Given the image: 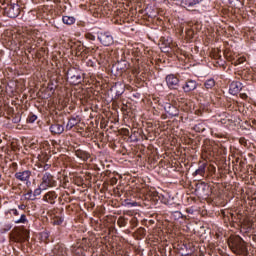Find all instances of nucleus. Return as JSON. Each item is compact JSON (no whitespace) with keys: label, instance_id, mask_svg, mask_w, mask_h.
I'll use <instances>...</instances> for the list:
<instances>
[{"label":"nucleus","instance_id":"22","mask_svg":"<svg viewBox=\"0 0 256 256\" xmlns=\"http://www.w3.org/2000/svg\"><path fill=\"white\" fill-rule=\"evenodd\" d=\"M194 175H200L203 177V175H205V164L199 166V168L194 172Z\"/></svg>","mask_w":256,"mask_h":256},{"label":"nucleus","instance_id":"7","mask_svg":"<svg viewBox=\"0 0 256 256\" xmlns=\"http://www.w3.org/2000/svg\"><path fill=\"white\" fill-rule=\"evenodd\" d=\"M114 71H119V74L125 73L129 69V62L125 60L118 61L115 65L112 66Z\"/></svg>","mask_w":256,"mask_h":256},{"label":"nucleus","instance_id":"13","mask_svg":"<svg viewBox=\"0 0 256 256\" xmlns=\"http://www.w3.org/2000/svg\"><path fill=\"white\" fill-rule=\"evenodd\" d=\"M78 123H81V119L79 116H72L69 118L68 123L66 124V131H71L73 127H75Z\"/></svg>","mask_w":256,"mask_h":256},{"label":"nucleus","instance_id":"40","mask_svg":"<svg viewBox=\"0 0 256 256\" xmlns=\"http://www.w3.org/2000/svg\"><path fill=\"white\" fill-rule=\"evenodd\" d=\"M28 53H31V47L27 49Z\"/></svg>","mask_w":256,"mask_h":256},{"label":"nucleus","instance_id":"5","mask_svg":"<svg viewBox=\"0 0 256 256\" xmlns=\"http://www.w3.org/2000/svg\"><path fill=\"white\" fill-rule=\"evenodd\" d=\"M98 41H100L101 45L104 47H111L115 40L113 39V35L109 32H100L98 33Z\"/></svg>","mask_w":256,"mask_h":256},{"label":"nucleus","instance_id":"27","mask_svg":"<svg viewBox=\"0 0 256 256\" xmlns=\"http://www.w3.org/2000/svg\"><path fill=\"white\" fill-rule=\"evenodd\" d=\"M28 123H35L37 121V115L30 114L27 118Z\"/></svg>","mask_w":256,"mask_h":256},{"label":"nucleus","instance_id":"23","mask_svg":"<svg viewBox=\"0 0 256 256\" xmlns=\"http://www.w3.org/2000/svg\"><path fill=\"white\" fill-rule=\"evenodd\" d=\"M194 130H196L198 133H203L205 131V124L204 123H198L194 126Z\"/></svg>","mask_w":256,"mask_h":256},{"label":"nucleus","instance_id":"4","mask_svg":"<svg viewBox=\"0 0 256 256\" xmlns=\"http://www.w3.org/2000/svg\"><path fill=\"white\" fill-rule=\"evenodd\" d=\"M19 13H21V8L17 4H8L4 8V15L10 17V19H15V17H19Z\"/></svg>","mask_w":256,"mask_h":256},{"label":"nucleus","instance_id":"39","mask_svg":"<svg viewBox=\"0 0 256 256\" xmlns=\"http://www.w3.org/2000/svg\"><path fill=\"white\" fill-rule=\"evenodd\" d=\"M55 3H61V0H54Z\"/></svg>","mask_w":256,"mask_h":256},{"label":"nucleus","instance_id":"10","mask_svg":"<svg viewBox=\"0 0 256 256\" xmlns=\"http://www.w3.org/2000/svg\"><path fill=\"white\" fill-rule=\"evenodd\" d=\"M241 89H243V84L239 81H233L230 84L229 93L231 95H237L241 91Z\"/></svg>","mask_w":256,"mask_h":256},{"label":"nucleus","instance_id":"1","mask_svg":"<svg viewBox=\"0 0 256 256\" xmlns=\"http://www.w3.org/2000/svg\"><path fill=\"white\" fill-rule=\"evenodd\" d=\"M228 245L233 253H243L245 251V241L240 236L230 238Z\"/></svg>","mask_w":256,"mask_h":256},{"label":"nucleus","instance_id":"30","mask_svg":"<svg viewBox=\"0 0 256 256\" xmlns=\"http://www.w3.org/2000/svg\"><path fill=\"white\" fill-rule=\"evenodd\" d=\"M119 227H125V219L119 218L117 221Z\"/></svg>","mask_w":256,"mask_h":256},{"label":"nucleus","instance_id":"38","mask_svg":"<svg viewBox=\"0 0 256 256\" xmlns=\"http://www.w3.org/2000/svg\"><path fill=\"white\" fill-rule=\"evenodd\" d=\"M252 125L256 126V120H252Z\"/></svg>","mask_w":256,"mask_h":256},{"label":"nucleus","instance_id":"31","mask_svg":"<svg viewBox=\"0 0 256 256\" xmlns=\"http://www.w3.org/2000/svg\"><path fill=\"white\" fill-rule=\"evenodd\" d=\"M86 39H90V41H95V35H93L91 33H87L86 34Z\"/></svg>","mask_w":256,"mask_h":256},{"label":"nucleus","instance_id":"8","mask_svg":"<svg viewBox=\"0 0 256 256\" xmlns=\"http://www.w3.org/2000/svg\"><path fill=\"white\" fill-rule=\"evenodd\" d=\"M197 81L193 79L186 80L185 84L183 85L182 89L184 93H191V91H195L197 89Z\"/></svg>","mask_w":256,"mask_h":256},{"label":"nucleus","instance_id":"29","mask_svg":"<svg viewBox=\"0 0 256 256\" xmlns=\"http://www.w3.org/2000/svg\"><path fill=\"white\" fill-rule=\"evenodd\" d=\"M42 190H43V188H41V187L34 190L33 194H34L35 199H37V196L41 195Z\"/></svg>","mask_w":256,"mask_h":256},{"label":"nucleus","instance_id":"44","mask_svg":"<svg viewBox=\"0 0 256 256\" xmlns=\"http://www.w3.org/2000/svg\"><path fill=\"white\" fill-rule=\"evenodd\" d=\"M50 91H53V87L50 88Z\"/></svg>","mask_w":256,"mask_h":256},{"label":"nucleus","instance_id":"12","mask_svg":"<svg viewBox=\"0 0 256 256\" xmlns=\"http://www.w3.org/2000/svg\"><path fill=\"white\" fill-rule=\"evenodd\" d=\"M164 110L166 113H168L170 115V117H179V109H177V107L166 103L164 106Z\"/></svg>","mask_w":256,"mask_h":256},{"label":"nucleus","instance_id":"33","mask_svg":"<svg viewBox=\"0 0 256 256\" xmlns=\"http://www.w3.org/2000/svg\"><path fill=\"white\" fill-rule=\"evenodd\" d=\"M11 211H12V214H13L15 217L19 216V210H18V209H12Z\"/></svg>","mask_w":256,"mask_h":256},{"label":"nucleus","instance_id":"41","mask_svg":"<svg viewBox=\"0 0 256 256\" xmlns=\"http://www.w3.org/2000/svg\"><path fill=\"white\" fill-rule=\"evenodd\" d=\"M44 237H49V235L47 233H44Z\"/></svg>","mask_w":256,"mask_h":256},{"label":"nucleus","instance_id":"16","mask_svg":"<svg viewBox=\"0 0 256 256\" xmlns=\"http://www.w3.org/2000/svg\"><path fill=\"white\" fill-rule=\"evenodd\" d=\"M75 155H76V157H78V159H82V161H87L91 157V154H89L87 151L81 150V149H77L75 151Z\"/></svg>","mask_w":256,"mask_h":256},{"label":"nucleus","instance_id":"36","mask_svg":"<svg viewBox=\"0 0 256 256\" xmlns=\"http://www.w3.org/2000/svg\"><path fill=\"white\" fill-rule=\"evenodd\" d=\"M240 97H241V99H247V94L241 93V94H240Z\"/></svg>","mask_w":256,"mask_h":256},{"label":"nucleus","instance_id":"21","mask_svg":"<svg viewBox=\"0 0 256 256\" xmlns=\"http://www.w3.org/2000/svg\"><path fill=\"white\" fill-rule=\"evenodd\" d=\"M14 223H16L17 225L21 223H27V215L21 214L20 218L14 220Z\"/></svg>","mask_w":256,"mask_h":256},{"label":"nucleus","instance_id":"25","mask_svg":"<svg viewBox=\"0 0 256 256\" xmlns=\"http://www.w3.org/2000/svg\"><path fill=\"white\" fill-rule=\"evenodd\" d=\"M55 253H57V255H63L65 248H63L62 245H56L55 249H54Z\"/></svg>","mask_w":256,"mask_h":256},{"label":"nucleus","instance_id":"3","mask_svg":"<svg viewBox=\"0 0 256 256\" xmlns=\"http://www.w3.org/2000/svg\"><path fill=\"white\" fill-rule=\"evenodd\" d=\"M55 185H57L55 177L49 172L44 173V175L42 176V182L40 183L42 191L49 189V187H55Z\"/></svg>","mask_w":256,"mask_h":256},{"label":"nucleus","instance_id":"19","mask_svg":"<svg viewBox=\"0 0 256 256\" xmlns=\"http://www.w3.org/2000/svg\"><path fill=\"white\" fill-rule=\"evenodd\" d=\"M204 87L209 91V89H213L215 87V79L211 78L204 82Z\"/></svg>","mask_w":256,"mask_h":256},{"label":"nucleus","instance_id":"43","mask_svg":"<svg viewBox=\"0 0 256 256\" xmlns=\"http://www.w3.org/2000/svg\"><path fill=\"white\" fill-rule=\"evenodd\" d=\"M3 143V140L0 138V144H2Z\"/></svg>","mask_w":256,"mask_h":256},{"label":"nucleus","instance_id":"37","mask_svg":"<svg viewBox=\"0 0 256 256\" xmlns=\"http://www.w3.org/2000/svg\"><path fill=\"white\" fill-rule=\"evenodd\" d=\"M51 167V165H49V164H45L44 165V171H47V170H49V168Z\"/></svg>","mask_w":256,"mask_h":256},{"label":"nucleus","instance_id":"45","mask_svg":"<svg viewBox=\"0 0 256 256\" xmlns=\"http://www.w3.org/2000/svg\"><path fill=\"white\" fill-rule=\"evenodd\" d=\"M0 181H1V176H0Z\"/></svg>","mask_w":256,"mask_h":256},{"label":"nucleus","instance_id":"26","mask_svg":"<svg viewBox=\"0 0 256 256\" xmlns=\"http://www.w3.org/2000/svg\"><path fill=\"white\" fill-rule=\"evenodd\" d=\"M63 223V217L56 216L53 219V225H61Z\"/></svg>","mask_w":256,"mask_h":256},{"label":"nucleus","instance_id":"15","mask_svg":"<svg viewBox=\"0 0 256 256\" xmlns=\"http://www.w3.org/2000/svg\"><path fill=\"white\" fill-rule=\"evenodd\" d=\"M160 43H161L160 49H162L164 53H169V49H171V41L169 39H165V37H161Z\"/></svg>","mask_w":256,"mask_h":256},{"label":"nucleus","instance_id":"2","mask_svg":"<svg viewBox=\"0 0 256 256\" xmlns=\"http://www.w3.org/2000/svg\"><path fill=\"white\" fill-rule=\"evenodd\" d=\"M71 85H79L83 81V71L79 67H72L67 72Z\"/></svg>","mask_w":256,"mask_h":256},{"label":"nucleus","instance_id":"35","mask_svg":"<svg viewBox=\"0 0 256 256\" xmlns=\"http://www.w3.org/2000/svg\"><path fill=\"white\" fill-rule=\"evenodd\" d=\"M174 214H175L176 217H178V218L183 217V214H181V212H179V211L174 212Z\"/></svg>","mask_w":256,"mask_h":256},{"label":"nucleus","instance_id":"11","mask_svg":"<svg viewBox=\"0 0 256 256\" xmlns=\"http://www.w3.org/2000/svg\"><path fill=\"white\" fill-rule=\"evenodd\" d=\"M49 129L52 135H62V133L65 131V126L59 123H53Z\"/></svg>","mask_w":256,"mask_h":256},{"label":"nucleus","instance_id":"9","mask_svg":"<svg viewBox=\"0 0 256 256\" xmlns=\"http://www.w3.org/2000/svg\"><path fill=\"white\" fill-rule=\"evenodd\" d=\"M14 177L18 181H22V182L29 181V179H31V171L30 170H24L22 172H16Z\"/></svg>","mask_w":256,"mask_h":256},{"label":"nucleus","instance_id":"34","mask_svg":"<svg viewBox=\"0 0 256 256\" xmlns=\"http://www.w3.org/2000/svg\"><path fill=\"white\" fill-rule=\"evenodd\" d=\"M241 63H245V58H239L237 60V65H241Z\"/></svg>","mask_w":256,"mask_h":256},{"label":"nucleus","instance_id":"6","mask_svg":"<svg viewBox=\"0 0 256 256\" xmlns=\"http://www.w3.org/2000/svg\"><path fill=\"white\" fill-rule=\"evenodd\" d=\"M165 80L170 89H179V78L175 74H168Z\"/></svg>","mask_w":256,"mask_h":256},{"label":"nucleus","instance_id":"32","mask_svg":"<svg viewBox=\"0 0 256 256\" xmlns=\"http://www.w3.org/2000/svg\"><path fill=\"white\" fill-rule=\"evenodd\" d=\"M18 209H20L21 211H25V209H27V205L21 204L18 206Z\"/></svg>","mask_w":256,"mask_h":256},{"label":"nucleus","instance_id":"42","mask_svg":"<svg viewBox=\"0 0 256 256\" xmlns=\"http://www.w3.org/2000/svg\"><path fill=\"white\" fill-rule=\"evenodd\" d=\"M0 5H3V0H0Z\"/></svg>","mask_w":256,"mask_h":256},{"label":"nucleus","instance_id":"17","mask_svg":"<svg viewBox=\"0 0 256 256\" xmlns=\"http://www.w3.org/2000/svg\"><path fill=\"white\" fill-rule=\"evenodd\" d=\"M203 0H186V8L188 11H195L196 5H199Z\"/></svg>","mask_w":256,"mask_h":256},{"label":"nucleus","instance_id":"18","mask_svg":"<svg viewBox=\"0 0 256 256\" xmlns=\"http://www.w3.org/2000/svg\"><path fill=\"white\" fill-rule=\"evenodd\" d=\"M62 21L65 25H74L75 17H73V16H63Z\"/></svg>","mask_w":256,"mask_h":256},{"label":"nucleus","instance_id":"20","mask_svg":"<svg viewBox=\"0 0 256 256\" xmlns=\"http://www.w3.org/2000/svg\"><path fill=\"white\" fill-rule=\"evenodd\" d=\"M112 89L116 91V95H123L124 88L123 85H121V83H116Z\"/></svg>","mask_w":256,"mask_h":256},{"label":"nucleus","instance_id":"24","mask_svg":"<svg viewBox=\"0 0 256 256\" xmlns=\"http://www.w3.org/2000/svg\"><path fill=\"white\" fill-rule=\"evenodd\" d=\"M25 199L26 201H35V195L33 194V191H28L26 194H25Z\"/></svg>","mask_w":256,"mask_h":256},{"label":"nucleus","instance_id":"14","mask_svg":"<svg viewBox=\"0 0 256 256\" xmlns=\"http://www.w3.org/2000/svg\"><path fill=\"white\" fill-rule=\"evenodd\" d=\"M55 199H57V193L55 191L47 192L43 197V201H46L51 205H54Z\"/></svg>","mask_w":256,"mask_h":256},{"label":"nucleus","instance_id":"28","mask_svg":"<svg viewBox=\"0 0 256 256\" xmlns=\"http://www.w3.org/2000/svg\"><path fill=\"white\" fill-rule=\"evenodd\" d=\"M71 251L72 253H75V255H79V253H81V248L72 246Z\"/></svg>","mask_w":256,"mask_h":256}]
</instances>
